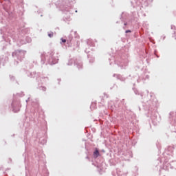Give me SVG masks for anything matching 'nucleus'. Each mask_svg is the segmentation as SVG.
<instances>
[{
    "instance_id": "obj_2",
    "label": "nucleus",
    "mask_w": 176,
    "mask_h": 176,
    "mask_svg": "<svg viewBox=\"0 0 176 176\" xmlns=\"http://www.w3.org/2000/svg\"><path fill=\"white\" fill-rule=\"evenodd\" d=\"M48 36H49L50 38H52V37L54 36V33H53V32L49 33V34H48Z\"/></svg>"
},
{
    "instance_id": "obj_4",
    "label": "nucleus",
    "mask_w": 176,
    "mask_h": 176,
    "mask_svg": "<svg viewBox=\"0 0 176 176\" xmlns=\"http://www.w3.org/2000/svg\"><path fill=\"white\" fill-rule=\"evenodd\" d=\"M129 32H131V30H126V33H129Z\"/></svg>"
},
{
    "instance_id": "obj_3",
    "label": "nucleus",
    "mask_w": 176,
    "mask_h": 176,
    "mask_svg": "<svg viewBox=\"0 0 176 176\" xmlns=\"http://www.w3.org/2000/svg\"><path fill=\"white\" fill-rule=\"evenodd\" d=\"M62 42L65 43L67 42V40H65V39H64V38H62Z\"/></svg>"
},
{
    "instance_id": "obj_1",
    "label": "nucleus",
    "mask_w": 176,
    "mask_h": 176,
    "mask_svg": "<svg viewBox=\"0 0 176 176\" xmlns=\"http://www.w3.org/2000/svg\"><path fill=\"white\" fill-rule=\"evenodd\" d=\"M100 156V151L98 149L96 148L95 151L94 152V157L96 159Z\"/></svg>"
}]
</instances>
